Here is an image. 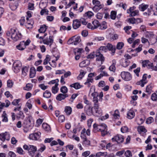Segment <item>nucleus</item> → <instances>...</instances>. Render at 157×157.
<instances>
[{"label":"nucleus","instance_id":"f257e3e1","mask_svg":"<svg viewBox=\"0 0 157 157\" xmlns=\"http://www.w3.org/2000/svg\"><path fill=\"white\" fill-rule=\"evenodd\" d=\"M6 35L8 37H11L12 40L16 41L20 40L21 37V34L15 29H11L6 33Z\"/></svg>","mask_w":157,"mask_h":157},{"label":"nucleus","instance_id":"f03ea898","mask_svg":"<svg viewBox=\"0 0 157 157\" xmlns=\"http://www.w3.org/2000/svg\"><path fill=\"white\" fill-rule=\"evenodd\" d=\"M23 148L24 149L28 151L29 155L32 157H39L40 155V154L39 153L36 154H35L37 151V148L34 145L28 146L25 144L23 146Z\"/></svg>","mask_w":157,"mask_h":157},{"label":"nucleus","instance_id":"7ed1b4c3","mask_svg":"<svg viewBox=\"0 0 157 157\" xmlns=\"http://www.w3.org/2000/svg\"><path fill=\"white\" fill-rule=\"evenodd\" d=\"M30 42L31 41L29 39L27 40L25 42L24 41H22L16 47L19 50L23 51L26 48V46L29 44Z\"/></svg>","mask_w":157,"mask_h":157},{"label":"nucleus","instance_id":"20e7f679","mask_svg":"<svg viewBox=\"0 0 157 157\" xmlns=\"http://www.w3.org/2000/svg\"><path fill=\"white\" fill-rule=\"evenodd\" d=\"M81 41L80 36H75L69 39L67 42L68 44H73L74 45H77Z\"/></svg>","mask_w":157,"mask_h":157},{"label":"nucleus","instance_id":"39448f33","mask_svg":"<svg viewBox=\"0 0 157 157\" xmlns=\"http://www.w3.org/2000/svg\"><path fill=\"white\" fill-rule=\"evenodd\" d=\"M94 115V116L99 117L102 115V111L101 109L99 107L98 104H95L93 107Z\"/></svg>","mask_w":157,"mask_h":157},{"label":"nucleus","instance_id":"423d86ee","mask_svg":"<svg viewBox=\"0 0 157 157\" xmlns=\"http://www.w3.org/2000/svg\"><path fill=\"white\" fill-rule=\"evenodd\" d=\"M21 66V62L19 60L16 61L13 64V70L15 73H17L20 70Z\"/></svg>","mask_w":157,"mask_h":157},{"label":"nucleus","instance_id":"0eeeda50","mask_svg":"<svg viewBox=\"0 0 157 157\" xmlns=\"http://www.w3.org/2000/svg\"><path fill=\"white\" fill-rule=\"evenodd\" d=\"M92 3L94 5L93 10L95 11H98L102 7V5L100 4V2L98 0H93Z\"/></svg>","mask_w":157,"mask_h":157},{"label":"nucleus","instance_id":"6e6552de","mask_svg":"<svg viewBox=\"0 0 157 157\" xmlns=\"http://www.w3.org/2000/svg\"><path fill=\"white\" fill-rule=\"evenodd\" d=\"M121 76L122 78L126 81H130L132 79L131 74L128 72H122L121 73Z\"/></svg>","mask_w":157,"mask_h":157},{"label":"nucleus","instance_id":"1a4fd4ad","mask_svg":"<svg viewBox=\"0 0 157 157\" xmlns=\"http://www.w3.org/2000/svg\"><path fill=\"white\" fill-rule=\"evenodd\" d=\"M124 140L123 136L122 135L119 134L117 135L112 139V141L116 142L119 144L122 143Z\"/></svg>","mask_w":157,"mask_h":157},{"label":"nucleus","instance_id":"9d476101","mask_svg":"<svg viewBox=\"0 0 157 157\" xmlns=\"http://www.w3.org/2000/svg\"><path fill=\"white\" fill-rule=\"evenodd\" d=\"M40 135L41 133L40 132L33 133L29 134V138L30 140H36L40 138Z\"/></svg>","mask_w":157,"mask_h":157},{"label":"nucleus","instance_id":"9b49d317","mask_svg":"<svg viewBox=\"0 0 157 157\" xmlns=\"http://www.w3.org/2000/svg\"><path fill=\"white\" fill-rule=\"evenodd\" d=\"M147 74H144L143 75L142 79L137 82L136 84L137 85H140L142 87H144V85L147 82Z\"/></svg>","mask_w":157,"mask_h":157},{"label":"nucleus","instance_id":"f8f14e48","mask_svg":"<svg viewBox=\"0 0 157 157\" xmlns=\"http://www.w3.org/2000/svg\"><path fill=\"white\" fill-rule=\"evenodd\" d=\"M10 139V136L9 133L6 132L0 134V140L3 142L6 140H9Z\"/></svg>","mask_w":157,"mask_h":157},{"label":"nucleus","instance_id":"ddd939ff","mask_svg":"<svg viewBox=\"0 0 157 157\" xmlns=\"http://www.w3.org/2000/svg\"><path fill=\"white\" fill-rule=\"evenodd\" d=\"M137 130L140 134L144 137L145 136L147 130L144 126H139L137 128Z\"/></svg>","mask_w":157,"mask_h":157},{"label":"nucleus","instance_id":"4468645a","mask_svg":"<svg viewBox=\"0 0 157 157\" xmlns=\"http://www.w3.org/2000/svg\"><path fill=\"white\" fill-rule=\"evenodd\" d=\"M85 111L87 115L89 116H91L92 115H94V110L93 107H92L90 105L85 107Z\"/></svg>","mask_w":157,"mask_h":157},{"label":"nucleus","instance_id":"2eb2a0df","mask_svg":"<svg viewBox=\"0 0 157 157\" xmlns=\"http://www.w3.org/2000/svg\"><path fill=\"white\" fill-rule=\"evenodd\" d=\"M101 128L100 131L101 132V135L105 136L107 133V126L105 124L103 123L100 125Z\"/></svg>","mask_w":157,"mask_h":157},{"label":"nucleus","instance_id":"dca6fc26","mask_svg":"<svg viewBox=\"0 0 157 157\" xmlns=\"http://www.w3.org/2000/svg\"><path fill=\"white\" fill-rule=\"evenodd\" d=\"M53 38L52 36H49V38H47L43 40V43L45 44L51 46L53 43Z\"/></svg>","mask_w":157,"mask_h":157},{"label":"nucleus","instance_id":"f3484780","mask_svg":"<svg viewBox=\"0 0 157 157\" xmlns=\"http://www.w3.org/2000/svg\"><path fill=\"white\" fill-rule=\"evenodd\" d=\"M95 56L96 57V60L98 61H101V64L104 60V58L103 55L101 54V53L99 51L96 52Z\"/></svg>","mask_w":157,"mask_h":157},{"label":"nucleus","instance_id":"a211bd4d","mask_svg":"<svg viewBox=\"0 0 157 157\" xmlns=\"http://www.w3.org/2000/svg\"><path fill=\"white\" fill-rule=\"evenodd\" d=\"M68 95L67 94H63L60 93L56 97V99L57 100L61 101L64 99L68 97Z\"/></svg>","mask_w":157,"mask_h":157},{"label":"nucleus","instance_id":"6ab92c4d","mask_svg":"<svg viewBox=\"0 0 157 157\" xmlns=\"http://www.w3.org/2000/svg\"><path fill=\"white\" fill-rule=\"evenodd\" d=\"M81 25L80 21L77 19L74 20L73 21V28L74 29H77Z\"/></svg>","mask_w":157,"mask_h":157},{"label":"nucleus","instance_id":"aec40b11","mask_svg":"<svg viewBox=\"0 0 157 157\" xmlns=\"http://www.w3.org/2000/svg\"><path fill=\"white\" fill-rule=\"evenodd\" d=\"M70 87H73L76 90L79 89L82 87L83 86L79 82H77L72 84L70 85Z\"/></svg>","mask_w":157,"mask_h":157},{"label":"nucleus","instance_id":"412c9836","mask_svg":"<svg viewBox=\"0 0 157 157\" xmlns=\"http://www.w3.org/2000/svg\"><path fill=\"white\" fill-rule=\"evenodd\" d=\"M23 126H27V127L32 128L33 126V123L30 119L25 121L23 124Z\"/></svg>","mask_w":157,"mask_h":157},{"label":"nucleus","instance_id":"4be33fe9","mask_svg":"<svg viewBox=\"0 0 157 157\" xmlns=\"http://www.w3.org/2000/svg\"><path fill=\"white\" fill-rule=\"evenodd\" d=\"M135 116V113L132 110H130L127 113V117L129 119H132Z\"/></svg>","mask_w":157,"mask_h":157},{"label":"nucleus","instance_id":"5701e85b","mask_svg":"<svg viewBox=\"0 0 157 157\" xmlns=\"http://www.w3.org/2000/svg\"><path fill=\"white\" fill-rule=\"evenodd\" d=\"M94 81L93 78H87L86 81L84 83V84L87 86L88 87L90 86L91 83H92Z\"/></svg>","mask_w":157,"mask_h":157},{"label":"nucleus","instance_id":"b1692460","mask_svg":"<svg viewBox=\"0 0 157 157\" xmlns=\"http://www.w3.org/2000/svg\"><path fill=\"white\" fill-rule=\"evenodd\" d=\"M146 37L150 38H152L154 40V43H155L157 41V39L155 36H154V34L152 32H148L147 33L146 35Z\"/></svg>","mask_w":157,"mask_h":157},{"label":"nucleus","instance_id":"393cba45","mask_svg":"<svg viewBox=\"0 0 157 157\" xmlns=\"http://www.w3.org/2000/svg\"><path fill=\"white\" fill-rule=\"evenodd\" d=\"M1 117L3 122H6L8 121V116L5 111L3 112Z\"/></svg>","mask_w":157,"mask_h":157},{"label":"nucleus","instance_id":"a878e982","mask_svg":"<svg viewBox=\"0 0 157 157\" xmlns=\"http://www.w3.org/2000/svg\"><path fill=\"white\" fill-rule=\"evenodd\" d=\"M82 145L85 147H87L90 145V141L87 138L82 140Z\"/></svg>","mask_w":157,"mask_h":157},{"label":"nucleus","instance_id":"bb28decb","mask_svg":"<svg viewBox=\"0 0 157 157\" xmlns=\"http://www.w3.org/2000/svg\"><path fill=\"white\" fill-rule=\"evenodd\" d=\"M148 7V5L142 3L139 5V8L140 10L142 11H144L145 10L147 9Z\"/></svg>","mask_w":157,"mask_h":157},{"label":"nucleus","instance_id":"cd10ccee","mask_svg":"<svg viewBox=\"0 0 157 157\" xmlns=\"http://www.w3.org/2000/svg\"><path fill=\"white\" fill-rule=\"evenodd\" d=\"M89 64V61L88 60L83 61L81 62L79 64V66L81 67H85Z\"/></svg>","mask_w":157,"mask_h":157},{"label":"nucleus","instance_id":"c85d7f7f","mask_svg":"<svg viewBox=\"0 0 157 157\" xmlns=\"http://www.w3.org/2000/svg\"><path fill=\"white\" fill-rule=\"evenodd\" d=\"M27 21L25 23V26L28 29L31 28L33 27V22L32 21L27 20Z\"/></svg>","mask_w":157,"mask_h":157},{"label":"nucleus","instance_id":"c756f323","mask_svg":"<svg viewBox=\"0 0 157 157\" xmlns=\"http://www.w3.org/2000/svg\"><path fill=\"white\" fill-rule=\"evenodd\" d=\"M36 72L35 69L34 67H31L30 68L29 76L31 78H33L35 76Z\"/></svg>","mask_w":157,"mask_h":157},{"label":"nucleus","instance_id":"7c9ffc66","mask_svg":"<svg viewBox=\"0 0 157 157\" xmlns=\"http://www.w3.org/2000/svg\"><path fill=\"white\" fill-rule=\"evenodd\" d=\"M93 131L94 132H97L99 131H100L101 128L100 127V125H98L96 123L94 124L93 125Z\"/></svg>","mask_w":157,"mask_h":157},{"label":"nucleus","instance_id":"2f4dec72","mask_svg":"<svg viewBox=\"0 0 157 157\" xmlns=\"http://www.w3.org/2000/svg\"><path fill=\"white\" fill-rule=\"evenodd\" d=\"M93 13L90 11H88L84 15V17L86 18H90L94 15Z\"/></svg>","mask_w":157,"mask_h":157},{"label":"nucleus","instance_id":"473e14b6","mask_svg":"<svg viewBox=\"0 0 157 157\" xmlns=\"http://www.w3.org/2000/svg\"><path fill=\"white\" fill-rule=\"evenodd\" d=\"M29 67H25L22 69V73L24 76L26 75L27 73L29 71Z\"/></svg>","mask_w":157,"mask_h":157},{"label":"nucleus","instance_id":"72a5a7b5","mask_svg":"<svg viewBox=\"0 0 157 157\" xmlns=\"http://www.w3.org/2000/svg\"><path fill=\"white\" fill-rule=\"evenodd\" d=\"M86 73L82 70H81L80 71V74L77 77V78L78 80H80L84 76Z\"/></svg>","mask_w":157,"mask_h":157},{"label":"nucleus","instance_id":"f704fd0d","mask_svg":"<svg viewBox=\"0 0 157 157\" xmlns=\"http://www.w3.org/2000/svg\"><path fill=\"white\" fill-rule=\"evenodd\" d=\"M106 48L108 49L109 50L111 51L113 53H114L115 51V47H113V46L110 44H108L107 45Z\"/></svg>","mask_w":157,"mask_h":157},{"label":"nucleus","instance_id":"c9c22d12","mask_svg":"<svg viewBox=\"0 0 157 157\" xmlns=\"http://www.w3.org/2000/svg\"><path fill=\"white\" fill-rule=\"evenodd\" d=\"M51 96V92L48 90L45 91L43 93V96L44 98H50Z\"/></svg>","mask_w":157,"mask_h":157},{"label":"nucleus","instance_id":"e433bc0d","mask_svg":"<svg viewBox=\"0 0 157 157\" xmlns=\"http://www.w3.org/2000/svg\"><path fill=\"white\" fill-rule=\"evenodd\" d=\"M116 63V62L115 60H113V61L112 64L111 66H110L109 68V70L110 71L113 72H114L116 70V67H115Z\"/></svg>","mask_w":157,"mask_h":157},{"label":"nucleus","instance_id":"4c0bfd02","mask_svg":"<svg viewBox=\"0 0 157 157\" xmlns=\"http://www.w3.org/2000/svg\"><path fill=\"white\" fill-rule=\"evenodd\" d=\"M64 111L67 115H70L72 112V109L70 106H66L65 108Z\"/></svg>","mask_w":157,"mask_h":157},{"label":"nucleus","instance_id":"58836bf2","mask_svg":"<svg viewBox=\"0 0 157 157\" xmlns=\"http://www.w3.org/2000/svg\"><path fill=\"white\" fill-rule=\"evenodd\" d=\"M58 85H55L52 87V93L55 94L57 93L59 89L58 87Z\"/></svg>","mask_w":157,"mask_h":157},{"label":"nucleus","instance_id":"ea45409f","mask_svg":"<svg viewBox=\"0 0 157 157\" xmlns=\"http://www.w3.org/2000/svg\"><path fill=\"white\" fill-rule=\"evenodd\" d=\"M42 127L45 131H50V126L46 123H43L42 125Z\"/></svg>","mask_w":157,"mask_h":157},{"label":"nucleus","instance_id":"a19ab883","mask_svg":"<svg viewBox=\"0 0 157 157\" xmlns=\"http://www.w3.org/2000/svg\"><path fill=\"white\" fill-rule=\"evenodd\" d=\"M92 24L94 27V29L97 28L100 25V24L99 21L97 20H94L92 22Z\"/></svg>","mask_w":157,"mask_h":157},{"label":"nucleus","instance_id":"79ce46f5","mask_svg":"<svg viewBox=\"0 0 157 157\" xmlns=\"http://www.w3.org/2000/svg\"><path fill=\"white\" fill-rule=\"evenodd\" d=\"M59 80L58 79L52 80L48 82V84L49 85H52L55 84V85H58V82Z\"/></svg>","mask_w":157,"mask_h":157},{"label":"nucleus","instance_id":"37998d69","mask_svg":"<svg viewBox=\"0 0 157 157\" xmlns=\"http://www.w3.org/2000/svg\"><path fill=\"white\" fill-rule=\"evenodd\" d=\"M33 85L31 84H27L25 87L24 88V89L27 91H30L32 89Z\"/></svg>","mask_w":157,"mask_h":157},{"label":"nucleus","instance_id":"c03bdc74","mask_svg":"<svg viewBox=\"0 0 157 157\" xmlns=\"http://www.w3.org/2000/svg\"><path fill=\"white\" fill-rule=\"evenodd\" d=\"M47 29V27L45 25H43L41 26L39 29V31L40 33H44Z\"/></svg>","mask_w":157,"mask_h":157},{"label":"nucleus","instance_id":"a18cd8bd","mask_svg":"<svg viewBox=\"0 0 157 157\" xmlns=\"http://www.w3.org/2000/svg\"><path fill=\"white\" fill-rule=\"evenodd\" d=\"M73 0V1H72L70 2V3L68 4L67 6L68 7H70L72 5L74 4L75 6H73V8L74 10H75L77 8L78 4L77 3H75L74 1V0Z\"/></svg>","mask_w":157,"mask_h":157},{"label":"nucleus","instance_id":"49530a36","mask_svg":"<svg viewBox=\"0 0 157 157\" xmlns=\"http://www.w3.org/2000/svg\"><path fill=\"white\" fill-rule=\"evenodd\" d=\"M60 92L63 94H66L68 91V89L66 86H63L60 88Z\"/></svg>","mask_w":157,"mask_h":157},{"label":"nucleus","instance_id":"de8ad7c7","mask_svg":"<svg viewBox=\"0 0 157 157\" xmlns=\"http://www.w3.org/2000/svg\"><path fill=\"white\" fill-rule=\"evenodd\" d=\"M84 51L82 48H76L74 49V52L75 55L76 53H78L77 55L79 54Z\"/></svg>","mask_w":157,"mask_h":157},{"label":"nucleus","instance_id":"09e8293b","mask_svg":"<svg viewBox=\"0 0 157 157\" xmlns=\"http://www.w3.org/2000/svg\"><path fill=\"white\" fill-rule=\"evenodd\" d=\"M86 131L85 128H83L81 132L80 137L81 139L83 140L85 138H87L86 136L85 135L84 133H85Z\"/></svg>","mask_w":157,"mask_h":157},{"label":"nucleus","instance_id":"8fccbe9b","mask_svg":"<svg viewBox=\"0 0 157 157\" xmlns=\"http://www.w3.org/2000/svg\"><path fill=\"white\" fill-rule=\"evenodd\" d=\"M50 60V56L48 55L46 56L45 59L44 60L43 64L44 65H46L48 63V62Z\"/></svg>","mask_w":157,"mask_h":157},{"label":"nucleus","instance_id":"3c124183","mask_svg":"<svg viewBox=\"0 0 157 157\" xmlns=\"http://www.w3.org/2000/svg\"><path fill=\"white\" fill-rule=\"evenodd\" d=\"M100 29L101 30H104L106 29L107 28V26L106 24V23L105 22H104L101 24H100Z\"/></svg>","mask_w":157,"mask_h":157},{"label":"nucleus","instance_id":"603ef678","mask_svg":"<svg viewBox=\"0 0 157 157\" xmlns=\"http://www.w3.org/2000/svg\"><path fill=\"white\" fill-rule=\"evenodd\" d=\"M24 115L23 112L22 111H21L20 110V111H19L18 114L17 116V118L23 119L24 118Z\"/></svg>","mask_w":157,"mask_h":157},{"label":"nucleus","instance_id":"864d4df0","mask_svg":"<svg viewBox=\"0 0 157 157\" xmlns=\"http://www.w3.org/2000/svg\"><path fill=\"white\" fill-rule=\"evenodd\" d=\"M116 12L115 11H111L110 14V17L113 20L115 19L116 17Z\"/></svg>","mask_w":157,"mask_h":157},{"label":"nucleus","instance_id":"5fc2aeb1","mask_svg":"<svg viewBox=\"0 0 157 157\" xmlns=\"http://www.w3.org/2000/svg\"><path fill=\"white\" fill-rule=\"evenodd\" d=\"M124 46V43L122 42H118L117 45V48L118 49H121Z\"/></svg>","mask_w":157,"mask_h":157},{"label":"nucleus","instance_id":"6e6d98bb","mask_svg":"<svg viewBox=\"0 0 157 157\" xmlns=\"http://www.w3.org/2000/svg\"><path fill=\"white\" fill-rule=\"evenodd\" d=\"M151 99L153 101H156L157 100V93H153L151 95Z\"/></svg>","mask_w":157,"mask_h":157},{"label":"nucleus","instance_id":"4d7b16f0","mask_svg":"<svg viewBox=\"0 0 157 157\" xmlns=\"http://www.w3.org/2000/svg\"><path fill=\"white\" fill-rule=\"evenodd\" d=\"M128 128L126 126H124L121 128V131L123 133H126L128 131Z\"/></svg>","mask_w":157,"mask_h":157},{"label":"nucleus","instance_id":"13d9d810","mask_svg":"<svg viewBox=\"0 0 157 157\" xmlns=\"http://www.w3.org/2000/svg\"><path fill=\"white\" fill-rule=\"evenodd\" d=\"M145 118L144 117L142 118H138L137 120L138 124H143L144 122Z\"/></svg>","mask_w":157,"mask_h":157},{"label":"nucleus","instance_id":"bf43d9fd","mask_svg":"<svg viewBox=\"0 0 157 157\" xmlns=\"http://www.w3.org/2000/svg\"><path fill=\"white\" fill-rule=\"evenodd\" d=\"M38 86L40 88L43 90H46L48 87V86L45 85L44 84H40Z\"/></svg>","mask_w":157,"mask_h":157},{"label":"nucleus","instance_id":"052dcab7","mask_svg":"<svg viewBox=\"0 0 157 157\" xmlns=\"http://www.w3.org/2000/svg\"><path fill=\"white\" fill-rule=\"evenodd\" d=\"M13 85V82L12 80H9L7 81V86L8 87L11 88L12 87Z\"/></svg>","mask_w":157,"mask_h":157},{"label":"nucleus","instance_id":"680f3d73","mask_svg":"<svg viewBox=\"0 0 157 157\" xmlns=\"http://www.w3.org/2000/svg\"><path fill=\"white\" fill-rule=\"evenodd\" d=\"M154 119L151 117H149L147 120L146 122L147 124H150L154 121Z\"/></svg>","mask_w":157,"mask_h":157},{"label":"nucleus","instance_id":"e2e57ef3","mask_svg":"<svg viewBox=\"0 0 157 157\" xmlns=\"http://www.w3.org/2000/svg\"><path fill=\"white\" fill-rule=\"evenodd\" d=\"M138 13L139 11L138 10H135L129 13L131 16H134L136 15H138Z\"/></svg>","mask_w":157,"mask_h":157},{"label":"nucleus","instance_id":"0e129e2a","mask_svg":"<svg viewBox=\"0 0 157 157\" xmlns=\"http://www.w3.org/2000/svg\"><path fill=\"white\" fill-rule=\"evenodd\" d=\"M65 120L64 117L63 115L60 116L58 117V121L59 122L62 123Z\"/></svg>","mask_w":157,"mask_h":157},{"label":"nucleus","instance_id":"69168bd1","mask_svg":"<svg viewBox=\"0 0 157 157\" xmlns=\"http://www.w3.org/2000/svg\"><path fill=\"white\" fill-rule=\"evenodd\" d=\"M17 152L20 154H23L24 153V151L22 149L21 147H17Z\"/></svg>","mask_w":157,"mask_h":157},{"label":"nucleus","instance_id":"338daca9","mask_svg":"<svg viewBox=\"0 0 157 157\" xmlns=\"http://www.w3.org/2000/svg\"><path fill=\"white\" fill-rule=\"evenodd\" d=\"M93 121V119L92 118H90L88 119L87 121V124L88 127L90 128L91 126V124Z\"/></svg>","mask_w":157,"mask_h":157},{"label":"nucleus","instance_id":"774afa93","mask_svg":"<svg viewBox=\"0 0 157 157\" xmlns=\"http://www.w3.org/2000/svg\"><path fill=\"white\" fill-rule=\"evenodd\" d=\"M113 116L116 118H118L119 117V112L117 110H116L115 111L114 113Z\"/></svg>","mask_w":157,"mask_h":157}]
</instances>
